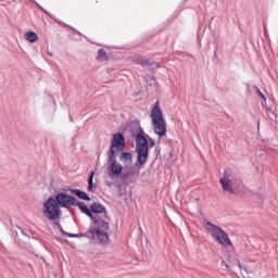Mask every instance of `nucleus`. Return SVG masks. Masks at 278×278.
<instances>
[{
  "label": "nucleus",
  "mask_w": 278,
  "mask_h": 278,
  "mask_svg": "<svg viewBox=\"0 0 278 278\" xmlns=\"http://www.w3.org/2000/svg\"><path fill=\"white\" fill-rule=\"evenodd\" d=\"M108 173L111 179L123 174V165L116 160V154H109Z\"/></svg>",
  "instance_id": "obj_6"
},
{
  "label": "nucleus",
  "mask_w": 278,
  "mask_h": 278,
  "mask_svg": "<svg viewBox=\"0 0 278 278\" xmlns=\"http://www.w3.org/2000/svg\"><path fill=\"white\" fill-rule=\"evenodd\" d=\"M93 179H94V172H90V176L88 179V192H92Z\"/></svg>",
  "instance_id": "obj_18"
},
{
  "label": "nucleus",
  "mask_w": 278,
  "mask_h": 278,
  "mask_svg": "<svg viewBox=\"0 0 278 278\" xmlns=\"http://www.w3.org/2000/svg\"><path fill=\"white\" fill-rule=\"evenodd\" d=\"M61 233L63 236H67L68 238H77V235L68 233V232L64 231V229H61Z\"/></svg>",
  "instance_id": "obj_19"
},
{
  "label": "nucleus",
  "mask_w": 278,
  "mask_h": 278,
  "mask_svg": "<svg viewBox=\"0 0 278 278\" xmlns=\"http://www.w3.org/2000/svg\"><path fill=\"white\" fill-rule=\"evenodd\" d=\"M138 175H140V169L136 170L130 168L123 174L122 179L127 184H134L136 181L134 177H138Z\"/></svg>",
  "instance_id": "obj_10"
},
{
  "label": "nucleus",
  "mask_w": 278,
  "mask_h": 278,
  "mask_svg": "<svg viewBox=\"0 0 278 278\" xmlns=\"http://www.w3.org/2000/svg\"><path fill=\"white\" fill-rule=\"evenodd\" d=\"M123 149H125V137L123 136V134L117 132L113 135L110 155H116V151H123Z\"/></svg>",
  "instance_id": "obj_7"
},
{
  "label": "nucleus",
  "mask_w": 278,
  "mask_h": 278,
  "mask_svg": "<svg viewBox=\"0 0 278 278\" xmlns=\"http://www.w3.org/2000/svg\"><path fill=\"white\" fill-rule=\"evenodd\" d=\"M206 231L210 233L215 242H218L222 247H233L231 239H229V235L223 230V228L207 222L206 223Z\"/></svg>",
  "instance_id": "obj_2"
},
{
  "label": "nucleus",
  "mask_w": 278,
  "mask_h": 278,
  "mask_svg": "<svg viewBox=\"0 0 278 278\" xmlns=\"http://www.w3.org/2000/svg\"><path fill=\"white\" fill-rule=\"evenodd\" d=\"M136 63L140 64L143 68H150V66H153V63L149 62L148 59H144L142 56H139L136 59Z\"/></svg>",
  "instance_id": "obj_14"
},
{
  "label": "nucleus",
  "mask_w": 278,
  "mask_h": 278,
  "mask_svg": "<svg viewBox=\"0 0 278 278\" xmlns=\"http://www.w3.org/2000/svg\"><path fill=\"white\" fill-rule=\"evenodd\" d=\"M90 210L93 214H105V206L101 205V203H93L90 206Z\"/></svg>",
  "instance_id": "obj_12"
},
{
  "label": "nucleus",
  "mask_w": 278,
  "mask_h": 278,
  "mask_svg": "<svg viewBox=\"0 0 278 278\" xmlns=\"http://www.w3.org/2000/svg\"><path fill=\"white\" fill-rule=\"evenodd\" d=\"M77 206L79 207V210L86 214L87 216H89V218H94L92 215V212H90V208H88V206L86 205V203L84 202H79L77 203Z\"/></svg>",
  "instance_id": "obj_15"
},
{
  "label": "nucleus",
  "mask_w": 278,
  "mask_h": 278,
  "mask_svg": "<svg viewBox=\"0 0 278 278\" xmlns=\"http://www.w3.org/2000/svg\"><path fill=\"white\" fill-rule=\"evenodd\" d=\"M119 162L125 165V168L134 164V156L129 152H123L119 156Z\"/></svg>",
  "instance_id": "obj_11"
},
{
  "label": "nucleus",
  "mask_w": 278,
  "mask_h": 278,
  "mask_svg": "<svg viewBox=\"0 0 278 278\" xmlns=\"http://www.w3.org/2000/svg\"><path fill=\"white\" fill-rule=\"evenodd\" d=\"M72 194H75L76 197H78V199H81L83 201H90V197H88L86 192L79 189H73Z\"/></svg>",
  "instance_id": "obj_13"
},
{
  "label": "nucleus",
  "mask_w": 278,
  "mask_h": 278,
  "mask_svg": "<svg viewBox=\"0 0 278 278\" xmlns=\"http://www.w3.org/2000/svg\"><path fill=\"white\" fill-rule=\"evenodd\" d=\"M42 212L48 220H58L62 215V210H60V205H58V202L53 198H49L43 203Z\"/></svg>",
  "instance_id": "obj_5"
},
{
  "label": "nucleus",
  "mask_w": 278,
  "mask_h": 278,
  "mask_svg": "<svg viewBox=\"0 0 278 278\" xmlns=\"http://www.w3.org/2000/svg\"><path fill=\"white\" fill-rule=\"evenodd\" d=\"M151 147H155V141H151Z\"/></svg>",
  "instance_id": "obj_21"
},
{
  "label": "nucleus",
  "mask_w": 278,
  "mask_h": 278,
  "mask_svg": "<svg viewBox=\"0 0 278 278\" xmlns=\"http://www.w3.org/2000/svg\"><path fill=\"white\" fill-rule=\"evenodd\" d=\"M258 94L260 97H262V99H266V97L264 96V93H262V91L258 90Z\"/></svg>",
  "instance_id": "obj_20"
},
{
  "label": "nucleus",
  "mask_w": 278,
  "mask_h": 278,
  "mask_svg": "<svg viewBox=\"0 0 278 278\" xmlns=\"http://www.w3.org/2000/svg\"><path fill=\"white\" fill-rule=\"evenodd\" d=\"M94 226L90 228L89 233L91 238H97L102 244H108L110 241V236H108V231H110V224L105 220L94 219Z\"/></svg>",
  "instance_id": "obj_3"
},
{
  "label": "nucleus",
  "mask_w": 278,
  "mask_h": 278,
  "mask_svg": "<svg viewBox=\"0 0 278 278\" xmlns=\"http://www.w3.org/2000/svg\"><path fill=\"white\" fill-rule=\"evenodd\" d=\"M98 60L99 62H106L108 53H105V50L103 49L98 50Z\"/></svg>",
  "instance_id": "obj_17"
},
{
  "label": "nucleus",
  "mask_w": 278,
  "mask_h": 278,
  "mask_svg": "<svg viewBox=\"0 0 278 278\" xmlns=\"http://www.w3.org/2000/svg\"><path fill=\"white\" fill-rule=\"evenodd\" d=\"M219 184L224 192H229L230 194H233V187H231L233 184L231 181V169H225L223 177L219 180Z\"/></svg>",
  "instance_id": "obj_9"
},
{
  "label": "nucleus",
  "mask_w": 278,
  "mask_h": 278,
  "mask_svg": "<svg viewBox=\"0 0 278 278\" xmlns=\"http://www.w3.org/2000/svg\"><path fill=\"white\" fill-rule=\"evenodd\" d=\"M136 147L138 164H140V166H144L149 160V141L142 136V134L137 135Z\"/></svg>",
  "instance_id": "obj_4"
},
{
  "label": "nucleus",
  "mask_w": 278,
  "mask_h": 278,
  "mask_svg": "<svg viewBox=\"0 0 278 278\" xmlns=\"http://www.w3.org/2000/svg\"><path fill=\"white\" fill-rule=\"evenodd\" d=\"M54 201H56V205H59V207H68V205H77V199L62 192L55 195Z\"/></svg>",
  "instance_id": "obj_8"
},
{
  "label": "nucleus",
  "mask_w": 278,
  "mask_h": 278,
  "mask_svg": "<svg viewBox=\"0 0 278 278\" xmlns=\"http://www.w3.org/2000/svg\"><path fill=\"white\" fill-rule=\"evenodd\" d=\"M151 118L156 136H166V121L164 119V113L162 112V109H160V101L155 102L151 111Z\"/></svg>",
  "instance_id": "obj_1"
},
{
  "label": "nucleus",
  "mask_w": 278,
  "mask_h": 278,
  "mask_svg": "<svg viewBox=\"0 0 278 278\" xmlns=\"http://www.w3.org/2000/svg\"><path fill=\"white\" fill-rule=\"evenodd\" d=\"M26 40H28V42H38V35L34 31H28L26 33Z\"/></svg>",
  "instance_id": "obj_16"
}]
</instances>
